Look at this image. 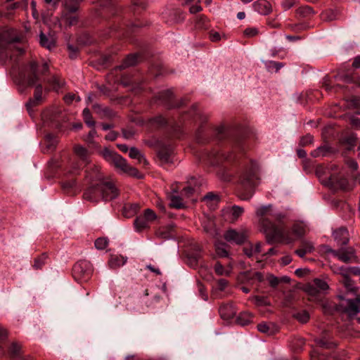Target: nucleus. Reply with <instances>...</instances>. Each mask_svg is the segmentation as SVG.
I'll return each mask as SVG.
<instances>
[{
    "label": "nucleus",
    "mask_w": 360,
    "mask_h": 360,
    "mask_svg": "<svg viewBox=\"0 0 360 360\" xmlns=\"http://www.w3.org/2000/svg\"><path fill=\"white\" fill-rule=\"evenodd\" d=\"M224 237L228 242L240 245L245 241L248 236L243 231H238L234 229H230L224 233Z\"/></svg>",
    "instance_id": "2eb2a0df"
},
{
    "label": "nucleus",
    "mask_w": 360,
    "mask_h": 360,
    "mask_svg": "<svg viewBox=\"0 0 360 360\" xmlns=\"http://www.w3.org/2000/svg\"><path fill=\"white\" fill-rule=\"evenodd\" d=\"M96 249L103 250L106 248L108 245V240L105 238H98L94 243Z\"/></svg>",
    "instance_id": "3c124183"
},
{
    "label": "nucleus",
    "mask_w": 360,
    "mask_h": 360,
    "mask_svg": "<svg viewBox=\"0 0 360 360\" xmlns=\"http://www.w3.org/2000/svg\"><path fill=\"white\" fill-rule=\"evenodd\" d=\"M208 19L203 15L196 17L195 28L196 30H207L208 28Z\"/></svg>",
    "instance_id": "2f4dec72"
},
{
    "label": "nucleus",
    "mask_w": 360,
    "mask_h": 360,
    "mask_svg": "<svg viewBox=\"0 0 360 360\" xmlns=\"http://www.w3.org/2000/svg\"><path fill=\"white\" fill-rule=\"evenodd\" d=\"M192 112L195 119H198L200 122H205L207 120V117L203 115L201 112L197 110L196 106L194 105L192 108Z\"/></svg>",
    "instance_id": "6e6d98bb"
},
{
    "label": "nucleus",
    "mask_w": 360,
    "mask_h": 360,
    "mask_svg": "<svg viewBox=\"0 0 360 360\" xmlns=\"http://www.w3.org/2000/svg\"><path fill=\"white\" fill-rule=\"evenodd\" d=\"M255 11L262 14L267 15L271 11V5L266 0H258L253 4Z\"/></svg>",
    "instance_id": "412c9836"
},
{
    "label": "nucleus",
    "mask_w": 360,
    "mask_h": 360,
    "mask_svg": "<svg viewBox=\"0 0 360 360\" xmlns=\"http://www.w3.org/2000/svg\"><path fill=\"white\" fill-rule=\"evenodd\" d=\"M47 82L55 91H58L65 84L63 79L58 75L51 76V77L48 79Z\"/></svg>",
    "instance_id": "c85d7f7f"
},
{
    "label": "nucleus",
    "mask_w": 360,
    "mask_h": 360,
    "mask_svg": "<svg viewBox=\"0 0 360 360\" xmlns=\"http://www.w3.org/2000/svg\"><path fill=\"white\" fill-rule=\"evenodd\" d=\"M20 352L21 345L16 342H12L8 349V354L12 360L19 356Z\"/></svg>",
    "instance_id": "c9c22d12"
},
{
    "label": "nucleus",
    "mask_w": 360,
    "mask_h": 360,
    "mask_svg": "<svg viewBox=\"0 0 360 360\" xmlns=\"http://www.w3.org/2000/svg\"><path fill=\"white\" fill-rule=\"evenodd\" d=\"M259 31L256 27H248L244 30V34L248 37H253L257 35Z\"/></svg>",
    "instance_id": "680f3d73"
},
{
    "label": "nucleus",
    "mask_w": 360,
    "mask_h": 360,
    "mask_svg": "<svg viewBox=\"0 0 360 360\" xmlns=\"http://www.w3.org/2000/svg\"><path fill=\"white\" fill-rule=\"evenodd\" d=\"M65 9L62 14V20L65 21L68 26L70 27L77 24L79 17L76 12L79 7L76 4H70L69 1H65L64 4Z\"/></svg>",
    "instance_id": "9b49d317"
},
{
    "label": "nucleus",
    "mask_w": 360,
    "mask_h": 360,
    "mask_svg": "<svg viewBox=\"0 0 360 360\" xmlns=\"http://www.w3.org/2000/svg\"><path fill=\"white\" fill-rule=\"evenodd\" d=\"M313 141V136L310 134H307L301 138L300 144L302 146H307Z\"/></svg>",
    "instance_id": "e2e57ef3"
},
{
    "label": "nucleus",
    "mask_w": 360,
    "mask_h": 360,
    "mask_svg": "<svg viewBox=\"0 0 360 360\" xmlns=\"http://www.w3.org/2000/svg\"><path fill=\"white\" fill-rule=\"evenodd\" d=\"M21 35L13 28L4 27L0 29V58L1 60L12 59L22 55L24 49L20 46Z\"/></svg>",
    "instance_id": "f03ea898"
},
{
    "label": "nucleus",
    "mask_w": 360,
    "mask_h": 360,
    "mask_svg": "<svg viewBox=\"0 0 360 360\" xmlns=\"http://www.w3.org/2000/svg\"><path fill=\"white\" fill-rule=\"evenodd\" d=\"M252 316L249 312H243L237 317V323L240 326H246L252 321Z\"/></svg>",
    "instance_id": "4c0bfd02"
},
{
    "label": "nucleus",
    "mask_w": 360,
    "mask_h": 360,
    "mask_svg": "<svg viewBox=\"0 0 360 360\" xmlns=\"http://www.w3.org/2000/svg\"><path fill=\"white\" fill-rule=\"evenodd\" d=\"M37 64L34 61H31L20 72V77L27 81L29 86H34V93L33 98L29 100L26 103V108L31 115L32 108L37 105L42 100V85L39 82L37 76Z\"/></svg>",
    "instance_id": "20e7f679"
},
{
    "label": "nucleus",
    "mask_w": 360,
    "mask_h": 360,
    "mask_svg": "<svg viewBox=\"0 0 360 360\" xmlns=\"http://www.w3.org/2000/svg\"><path fill=\"white\" fill-rule=\"evenodd\" d=\"M72 274L74 278L79 282L89 281L92 274L91 264L86 260L77 262L73 266Z\"/></svg>",
    "instance_id": "1a4fd4ad"
},
{
    "label": "nucleus",
    "mask_w": 360,
    "mask_h": 360,
    "mask_svg": "<svg viewBox=\"0 0 360 360\" xmlns=\"http://www.w3.org/2000/svg\"><path fill=\"white\" fill-rule=\"evenodd\" d=\"M292 231L297 237H302L304 235L305 229L303 225L296 224L292 227Z\"/></svg>",
    "instance_id": "864d4df0"
},
{
    "label": "nucleus",
    "mask_w": 360,
    "mask_h": 360,
    "mask_svg": "<svg viewBox=\"0 0 360 360\" xmlns=\"http://www.w3.org/2000/svg\"><path fill=\"white\" fill-rule=\"evenodd\" d=\"M216 255L219 257H227L229 252L227 250V245L224 243H217L215 244Z\"/></svg>",
    "instance_id": "72a5a7b5"
},
{
    "label": "nucleus",
    "mask_w": 360,
    "mask_h": 360,
    "mask_svg": "<svg viewBox=\"0 0 360 360\" xmlns=\"http://www.w3.org/2000/svg\"><path fill=\"white\" fill-rule=\"evenodd\" d=\"M294 317L300 323H305L309 319V314L306 310L299 311L294 314Z\"/></svg>",
    "instance_id": "49530a36"
},
{
    "label": "nucleus",
    "mask_w": 360,
    "mask_h": 360,
    "mask_svg": "<svg viewBox=\"0 0 360 360\" xmlns=\"http://www.w3.org/2000/svg\"><path fill=\"white\" fill-rule=\"evenodd\" d=\"M257 329L259 332L271 335L274 333V329L270 325L266 323L262 322L257 325Z\"/></svg>",
    "instance_id": "de8ad7c7"
},
{
    "label": "nucleus",
    "mask_w": 360,
    "mask_h": 360,
    "mask_svg": "<svg viewBox=\"0 0 360 360\" xmlns=\"http://www.w3.org/2000/svg\"><path fill=\"white\" fill-rule=\"evenodd\" d=\"M333 235L339 245H346L349 241L348 231L345 228L341 227L335 230Z\"/></svg>",
    "instance_id": "4be33fe9"
},
{
    "label": "nucleus",
    "mask_w": 360,
    "mask_h": 360,
    "mask_svg": "<svg viewBox=\"0 0 360 360\" xmlns=\"http://www.w3.org/2000/svg\"><path fill=\"white\" fill-rule=\"evenodd\" d=\"M317 344L321 347L330 349L335 346V344L329 340L328 334H324L321 338L316 340Z\"/></svg>",
    "instance_id": "473e14b6"
},
{
    "label": "nucleus",
    "mask_w": 360,
    "mask_h": 360,
    "mask_svg": "<svg viewBox=\"0 0 360 360\" xmlns=\"http://www.w3.org/2000/svg\"><path fill=\"white\" fill-rule=\"evenodd\" d=\"M158 157L162 164L172 163L173 148L171 145L161 144L157 151Z\"/></svg>",
    "instance_id": "dca6fc26"
},
{
    "label": "nucleus",
    "mask_w": 360,
    "mask_h": 360,
    "mask_svg": "<svg viewBox=\"0 0 360 360\" xmlns=\"http://www.w3.org/2000/svg\"><path fill=\"white\" fill-rule=\"evenodd\" d=\"M86 178L91 181V185L105 181L101 169L97 165H92L86 170Z\"/></svg>",
    "instance_id": "6ab92c4d"
},
{
    "label": "nucleus",
    "mask_w": 360,
    "mask_h": 360,
    "mask_svg": "<svg viewBox=\"0 0 360 360\" xmlns=\"http://www.w3.org/2000/svg\"><path fill=\"white\" fill-rule=\"evenodd\" d=\"M97 136V132L95 129H92L87 136L84 138V141L88 143H94V139Z\"/></svg>",
    "instance_id": "052dcab7"
},
{
    "label": "nucleus",
    "mask_w": 360,
    "mask_h": 360,
    "mask_svg": "<svg viewBox=\"0 0 360 360\" xmlns=\"http://www.w3.org/2000/svg\"><path fill=\"white\" fill-rule=\"evenodd\" d=\"M129 156L131 159L136 160L141 164H143L145 165L148 164L144 155L136 147H131L129 148Z\"/></svg>",
    "instance_id": "b1692460"
},
{
    "label": "nucleus",
    "mask_w": 360,
    "mask_h": 360,
    "mask_svg": "<svg viewBox=\"0 0 360 360\" xmlns=\"http://www.w3.org/2000/svg\"><path fill=\"white\" fill-rule=\"evenodd\" d=\"M198 291H199L201 298L205 301L207 300L208 295L206 293V290H205L204 286L200 283H198Z\"/></svg>",
    "instance_id": "774afa93"
},
{
    "label": "nucleus",
    "mask_w": 360,
    "mask_h": 360,
    "mask_svg": "<svg viewBox=\"0 0 360 360\" xmlns=\"http://www.w3.org/2000/svg\"><path fill=\"white\" fill-rule=\"evenodd\" d=\"M101 153L105 160L109 162L110 164H112L122 173L127 174L129 176L139 177V171L136 168L130 166L127 163V160L117 153L105 148Z\"/></svg>",
    "instance_id": "423d86ee"
},
{
    "label": "nucleus",
    "mask_w": 360,
    "mask_h": 360,
    "mask_svg": "<svg viewBox=\"0 0 360 360\" xmlns=\"http://www.w3.org/2000/svg\"><path fill=\"white\" fill-rule=\"evenodd\" d=\"M285 218V214H282L281 212H274L273 210V214L271 217V221H275V224L276 226H282L285 230H287L283 224V220Z\"/></svg>",
    "instance_id": "a19ab883"
},
{
    "label": "nucleus",
    "mask_w": 360,
    "mask_h": 360,
    "mask_svg": "<svg viewBox=\"0 0 360 360\" xmlns=\"http://www.w3.org/2000/svg\"><path fill=\"white\" fill-rule=\"evenodd\" d=\"M157 218L156 214L151 209H146L143 215L136 218L134 222V228L136 231L141 232L149 227L150 223L155 221Z\"/></svg>",
    "instance_id": "9d476101"
},
{
    "label": "nucleus",
    "mask_w": 360,
    "mask_h": 360,
    "mask_svg": "<svg viewBox=\"0 0 360 360\" xmlns=\"http://www.w3.org/2000/svg\"><path fill=\"white\" fill-rule=\"evenodd\" d=\"M93 108L97 113H101L102 112L104 116L111 117L112 115V112L110 109L107 108L101 109V105L98 104L94 105Z\"/></svg>",
    "instance_id": "4d7b16f0"
},
{
    "label": "nucleus",
    "mask_w": 360,
    "mask_h": 360,
    "mask_svg": "<svg viewBox=\"0 0 360 360\" xmlns=\"http://www.w3.org/2000/svg\"><path fill=\"white\" fill-rule=\"evenodd\" d=\"M304 290L306 292H307L308 295L311 296H317L321 292L317 289L316 287L314 285V282H311L309 283H307L304 287Z\"/></svg>",
    "instance_id": "a18cd8bd"
},
{
    "label": "nucleus",
    "mask_w": 360,
    "mask_h": 360,
    "mask_svg": "<svg viewBox=\"0 0 360 360\" xmlns=\"http://www.w3.org/2000/svg\"><path fill=\"white\" fill-rule=\"evenodd\" d=\"M46 259L47 255L45 253L42 254L39 257L36 258L34 259L33 265L34 268L35 269H41L42 266L45 264Z\"/></svg>",
    "instance_id": "09e8293b"
},
{
    "label": "nucleus",
    "mask_w": 360,
    "mask_h": 360,
    "mask_svg": "<svg viewBox=\"0 0 360 360\" xmlns=\"http://www.w3.org/2000/svg\"><path fill=\"white\" fill-rule=\"evenodd\" d=\"M314 285L317 288V289L321 292H325L329 288L328 283L319 278H315L313 280Z\"/></svg>",
    "instance_id": "37998d69"
},
{
    "label": "nucleus",
    "mask_w": 360,
    "mask_h": 360,
    "mask_svg": "<svg viewBox=\"0 0 360 360\" xmlns=\"http://www.w3.org/2000/svg\"><path fill=\"white\" fill-rule=\"evenodd\" d=\"M342 283L348 292L355 293L357 288L355 286L354 281L349 276L344 275Z\"/></svg>",
    "instance_id": "f704fd0d"
},
{
    "label": "nucleus",
    "mask_w": 360,
    "mask_h": 360,
    "mask_svg": "<svg viewBox=\"0 0 360 360\" xmlns=\"http://www.w3.org/2000/svg\"><path fill=\"white\" fill-rule=\"evenodd\" d=\"M251 300L254 302V303L257 306H267L269 304V301L267 299L264 297H259V296H253L251 297Z\"/></svg>",
    "instance_id": "603ef678"
},
{
    "label": "nucleus",
    "mask_w": 360,
    "mask_h": 360,
    "mask_svg": "<svg viewBox=\"0 0 360 360\" xmlns=\"http://www.w3.org/2000/svg\"><path fill=\"white\" fill-rule=\"evenodd\" d=\"M173 93L171 90H165L160 91L156 96L157 100L160 101L161 103L167 105L168 108H171L174 107L171 101L173 99Z\"/></svg>",
    "instance_id": "5701e85b"
},
{
    "label": "nucleus",
    "mask_w": 360,
    "mask_h": 360,
    "mask_svg": "<svg viewBox=\"0 0 360 360\" xmlns=\"http://www.w3.org/2000/svg\"><path fill=\"white\" fill-rule=\"evenodd\" d=\"M340 302L338 309L347 314L349 316H354L360 313V296L354 298H345L343 295H339Z\"/></svg>",
    "instance_id": "6e6552de"
},
{
    "label": "nucleus",
    "mask_w": 360,
    "mask_h": 360,
    "mask_svg": "<svg viewBox=\"0 0 360 360\" xmlns=\"http://www.w3.org/2000/svg\"><path fill=\"white\" fill-rule=\"evenodd\" d=\"M119 195V190L115 184L109 181H103L100 183L91 185L84 192V199L98 202L99 199L110 201L116 198Z\"/></svg>",
    "instance_id": "39448f33"
},
{
    "label": "nucleus",
    "mask_w": 360,
    "mask_h": 360,
    "mask_svg": "<svg viewBox=\"0 0 360 360\" xmlns=\"http://www.w3.org/2000/svg\"><path fill=\"white\" fill-rule=\"evenodd\" d=\"M267 280L272 288H276L280 283L279 278L271 274L267 276Z\"/></svg>",
    "instance_id": "69168bd1"
},
{
    "label": "nucleus",
    "mask_w": 360,
    "mask_h": 360,
    "mask_svg": "<svg viewBox=\"0 0 360 360\" xmlns=\"http://www.w3.org/2000/svg\"><path fill=\"white\" fill-rule=\"evenodd\" d=\"M339 11L338 10H327L321 13V19L324 21H333L338 18Z\"/></svg>",
    "instance_id": "7c9ffc66"
},
{
    "label": "nucleus",
    "mask_w": 360,
    "mask_h": 360,
    "mask_svg": "<svg viewBox=\"0 0 360 360\" xmlns=\"http://www.w3.org/2000/svg\"><path fill=\"white\" fill-rule=\"evenodd\" d=\"M39 39L40 44L49 50H51L56 46L54 39L46 37L44 33L40 34Z\"/></svg>",
    "instance_id": "c756f323"
},
{
    "label": "nucleus",
    "mask_w": 360,
    "mask_h": 360,
    "mask_svg": "<svg viewBox=\"0 0 360 360\" xmlns=\"http://www.w3.org/2000/svg\"><path fill=\"white\" fill-rule=\"evenodd\" d=\"M219 313L221 319L229 320L235 316L236 311L233 304H224L220 306Z\"/></svg>",
    "instance_id": "aec40b11"
},
{
    "label": "nucleus",
    "mask_w": 360,
    "mask_h": 360,
    "mask_svg": "<svg viewBox=\"0 0 360 360\" xmlns=\"http://www.w3.org/2000/svg\"><path fill=\"white\" fill-rule=\"evenodd\" d=\"M329 252L338 259L345 263L350 262L355 257L354 251L352 248H342L338 250H330Z\"/></svg>",
    "instance_id": "a211bd4d"
},
{
    "label": "nucleus",
    "mask_w": 360,
    "mask_h": 360,
    "mask_svg": "<svg viewBox=\"0 0 360 360\" xmlns=\"http://www.w3.org/2000/svg\"><path fill=\"white\" fill-rule=\"evenodd\" d=\"M47 148L49 150H53L56 148L58 143L56 138L53 136L49 134L46 136Z\"/></svg>",
    "instance_id": "5fc2aeb1"
},
{
    "label": "nucleus",
    "mask_w": 360,
    "mask_h": 360,
    "mask_svg": "<svg viewBox=\"0 0 360 360\" xmlns=\"http://www.w3.org/2000/svg\"><path fill=\"white\" fill-rule=\"evenodd\" d=\"M149 124L151 127L160 128L165 126L167 124V120L162 115H158L151 118L149 120Z\"/></svg>",
    "instance_id": "ea45409f"
},
{
    "label": "nucleus",
    "mask_w": 360,
    "mask_h": 360,
    "mask_svg": "<svg viewBox=\"0 0 360 360\" xmlns=\"http://www.w3.org/2000/svg\"><path fill=\"white\" fill-rule=\"evenodd\" d=\"M140 209L139 203L126 204L123 207V214L127 218H130L135 215Z\"/></svg>",
    "instance_id": "a878e982"
},
{
    "label": "nucleus",
    "mask_w": 360,
    "mask_h": 360,
    "mask_svg": "<svg viewBox=\"0 0 360 360\" xmlns=\"http://www.w3.org/2000/svg\"><path fill=\"white\" fill-rule=\"evenodd\" d=\"M259 167L257 162L250 160L247 163L240 176V189L238 197L243 200H250L254 195L255 188L260 183Z\"/></svg>",
    "instance_id": "7ed1b4c3"
},
{
    "label": "nucleus",
    "mask_w": 360,
    "mask_h": 360,
    "mask_svg": "<svg viewBox=\"0 0 360 360\" xmlns=\"http://www.w3.org/2000/svg\"><path fill=\"white\" fill-rule=\"evenodd\" d=\"M256 214L259 217L260 224L264 229L266 241L269 244L274 243H292L295 241L288 230H285L282 226H276L271 221L273 214L272 206L271 205L258 207L256 210Z\"/></svg>",
    "instance_id": "f257e3e1"
},
{
    "label": "nucleus",
    "mask_w": 360,
    "mask_h": 360,
    "mask_svg": "<svg viewBox=\"0 0 360 360\" xmlns=\"http://www.w3.org/2000/svg\"><path fill=\"white\" fill-rule=\"evenodd\" d=\"M162 15L166 23L169 25L181 22L185 19L184 13L179 8L174 7L167 8Z\"/></svg>",
    "instance_id": "f8f14e48"
},
{
    "label": "nucleus",
    "mask_w": 360,
    "mask_h": 360,
    "mask_svg": "<svg viewBox=\"0 0 360 360\" xmlns=\"http://www.w3.org/2000/svg\"><path fill=\"white\" fill-rule=\"evenodd\" d=\"M203 158L204 161H206L212 165H218L222 162L223 160L232 161L235 158V156L233 153L226 155L222 153L212 152L206 154L205 157Z\"/></svg>",
    "instance_id": "ddd939ff"
},
{
    "label": "nucleus",
    "mask_w": 360,
    "mask_h": 360,
    "mask_svg": "<svg viewBox=\"0 0 360 360\" xmlns=\"http://www.w3.org/2000/svg\"><path fill=\"white\" fill-rule=\"evenodd\" d=\"M76 186V180L75 179H71L67 181H65L63 183V188L64 189H71Z\"/></svg>",
    "instance_id": "0e129e2a"
},
{
    "label": "nucleus",
    "mask_w": 360,
    "mask_h": 360,
    "mask_svg": "<svg viewBox=\"0 0 360 360\" xmlns=\"http://www.w3.org/2000/svg\"><path fill=\"white\" fill-rule=\"evenodd\" d=\"M331 152V148L328 145H322L314 150L311 153V155L314 158L325 157Z\"/></svg>",
    "instance_id": "cd10ccee"
},
{
    "label": "nucleus",
    "mask_w": 360,
    "mask_h": 360,
    "mask_svg": "<svg viewBox=\"0 0 360 360\" xmlns=\"http://www.w3.org/2000/svg\"><path fill=\"white\" fill-rule=\"evenodd\" d=\"M77 161L72 162L68 170V173L72 175L77 174L86 165L90 163V153L89 150L79 145L74 148Z\"/></svg>",
    "instance_id": "0eeeda50"
},
{
    "label": "nucleus",
    "mask_w": 360,
    "mask_h": 360,
    "mask_svg": "<svg viewBox=\"0 0 360 360\" xmlns=\"http://www.w3.org/2000/svg\"><path fill=\"white\" fill-rule=\"evenodd\" d=\"M195 191V188L194 186H192L191 183H190L189 186L183 188V190L181 191V194H182V195H184L186 198H189L194 193Z\"/></svg>",
    "instance_id": "bf43d9fd"
},
{
    "label": "nucleus",
    "mask_w": 360,
    "mask_h": 360,
    "mask_svg": "<svg viewBox=\"0 0 360 360\" xmlns=\"http://www.w3.org/2000/svg\"><path fill=\"white\" fill-rule=\"evenodd\" d=\"M243 252L245 255H247L248 257H251L254 254V245L252 243H249L247 246H245L243 248Z\"/></svg>",
    "instance_id": "338daca9"
},
{
    "label": "nucleus",
    "mask_w": 360,
    "mask_h": 360,
    "mask_svg": "<svg viewBox=\"0 0 360 360\" xmlns=\"http://www.w3.org/2000/svg\"><path fill=\"white\" fill-rule=\"evenodd\" d=\"M84 122L91 127L95 126V122L93 120L90 110L88 108H84L82 112Z\"/></svg>",
    "instance_id": "c03bdc74"
},
{
    "label": "nucleus",
    "mask_w": 360,
    "mask_h": 360,
    "mask_svg": "<svg viewBox=\"0 0 360 360\" xmlns=\"http://www.w3.org/2000/svg\"><path fill=\"white\" fill-rule=\"evenodd\" d=\"M297 13L302 17H309L314 13V11L310 6H304L297 9Z\"/></svg>",
    "instance_id": "8fccbe9b"
},
{
    "label": "nucleus",
    "mask_w": 360,
    "mask_h": 360,
    "mask_svg": "<svg viewBox=\"0 0 360 360\" xmlns=\"http://www.w3.org/2000/svg\"><path fill=\"white\" fill-rule=\"evenodd\" d=\"M244 212V209L238 205L227 207L222 210L224 219L231 222L236 221Z\"/></svg>",
    "instance_id": "f3484780"
},
{
    "label": "nucleus",
    "mask_w": 360,
    "mask_h": 360,
    "mask_svg": "<svg viewBox=\"0 0 360 360\" xmlns=\"http://www.w3.org/2000/svg\"><path fill=\"white\" fill-rule=\"evenodd\" d=\"M314 250V245L308 241H302L301 248L295 250V254H297L300 257L302 258L304 257L306 254L311 253Z\"/></svg>",
    "instance_id": "bb28decb"
},
{
    "label": "nucleus",
    "mask_w": 360,
    "mask_h": 360,
    "mask_svg": "<svg viewBox=\"0 0 360 360\" xmlns=\"http://www.w3.org/2000/svg\"><path fill=\"white\" fill-rule=\"evenodd\" d=\"M169 205L170 207L176 209H181L184 207L182 199L179 196L175 195H171Z\"/></svg>",
    "instance_id": "79ce46f5"
},
{
    "label": "nucleus",
    "mask_w": 360,
    "mask_h": 360,
    "mask_svg": "<svg viewBox=\"0 0 360 360\" xmlns=\"http://www.w3.org/2000/svg\"><path fill=\"white\" fill-rule=\"evenodd\" d=\"M335 79L345 83H352L353 78L348 74H338L335 76Z\"/></svg>",
    "instance_id": "13d9d810"
},
{
    "label": "nucleus",
    "mask_w": 360,
    "mask_h": 360,
    "mask_svg": "<svg viewBox=\"0 0 360 360\" xmlns=\"http://www.w3.org/2000/svg\"><path fill=\"white\" fill-rule=\"evenodd\" d=\"M138 61V56L136 54L129 55L124 60L123 63L120 66V69H124L130 66L135 65Z\"/></svg>",
    "instance_id": "58836bf2"
},
{
    "label": "nucleus",
    "mask_w": 360,
    "mask_h": 360,
    "mask_svg": "<svg viewBox=\"0 0 360 360\" xmlns=\"http://www.w3.org/2000/svg\"><path fill=\"white\" fill-rule=\"evenodd\" d=\"M127 262V258L124 257L122 255H111L109 261L108 265L111 269H117L123 266Z\"/></svg>",
    "instance_id": "393cba45"
},
{
    "label": "nucleus",
    "mask_w": 360,
    "mask_h": 360,
    "mask_svg": "<svg viewBox=\"0 0 360 360\" xmlns=\"http://www.w3.org/2000/svg\"><path fill=\"white\" fill-rule=\"evenodd\" d=\"M231 266L229 265L228 269H225L224 266L219 262H216L214 269L218 276H229L231 272Z\"/></svg>",
    "instance_id": "e433bc0d"
},
{
    "label": "nucleus",
    "mask_w": 360,
    "mask_h": 360,
    "mask_svg": "<svg viewBox=\"0 0 360 360\" xmlns=\"http://www.w3.org/2000/svg\"><path fill=\"white\" fill-rule=\"evenodd\" d=\"M325 184L334 190H347L349 188L348 180L345 177L338 176L335 174L330 175L325 182Z\"/></svg>",
    "instance_id": "4468645a"
}]
</instances>
